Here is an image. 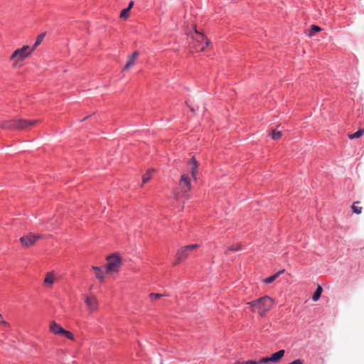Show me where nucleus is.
I'll list each match as a JSON object with an SVG mask.
<instances>
[{"mask_svg": "<svg viewBox=\"0 0 364 364\" xmlns=\"http://www.w3.org/2000/svg\"><path fill=\"white\" fill-rule=\"evenodd\" d=\"M284 350H280L271 355L272 362H277L280 360L284 355Z\"/></svg>", "mask_w": 364, "mask_h": 364, "instance_id": "obj_16", "label": "nucleus"}, {"mask_svg": "<svg viewBox=\"0 0 364 364\" xmlns=\"http://www.w3.org/2000/svg\"><path fill=\"white\" fill-rule=\"evenodd\" d=\"M139 55L138 51H134L130 56H129L128 60L124 68V70H128L131 66L134 65L135 59Z\"/></svg>", "mask_w": 364, "mask_h": 364, "instance_id": "obj_14", "label": "nucleus"}, {"mask_svg": "<svg viewBox=\"0 0 364 364\" xmlns=\"http://www.w3.org/2000/svg\"><path fill=\"white\" fill-rule=\"evenodd\" d=\"M188 166L190 167V171L192 177L196 180V173L198 170V163L194 157H192L191 161L188 163Z\"/></svg>", "mask_w": 364, "mask_h": 364, "instance_id": "obj_12", "label": "nucleus"}, {"mask_svg": "<svg viewBox=\"0 0 364 364\" xmlns=\"http://www.w3.org/2000/svg\"><path fill=\"white\" fill-rule=\"evenodd\" d=\"M282 132L273 130L272 132V138L274 140H278L282 137Z\"/></svg>", "mask_w": 364, "mask_h": 364, "instance_id": "obj_25", "label": "nucleus"}, {"mask_svg": "<svg viewBox=\"0 0 364 364\" xmlns=\"http://www.w3.org/2000/svg\"><path fill=\"white\" fill-rule=\"evenodd\" d=\"M238 364H258V362L256 360H250L238 363Z\"/></svg>", "mask_w": 364, "mask_h": 364, "instance_id": "obj_31", "label": "nucleus"}, {"mask_svg": "<svg viewBox=\"0 0 364 364\" xmlns=\"http://www.w3.org/2000/svg\"><path fill=\"white\" fill-rule=\"evenodd\" d=\"M258 364L267 363L269 362H272L271 357L269 358H262L259 360L257 361Z\"/></svg>", "mask_w": 364, "mask_h": 364, "instance_id": "obj_30", "label": "nucleus"}, {"mask_svg": "<svg viewBox=\"0 0 364 364\" xmlns=\"http://www.w3.org/2000/svg\"><path fill=\"white\" fill-rule=\"evenodd\" d=\"M95 274L96 278L98 279L100 282L104 280V272L101 267H100L99 269L95 272Z\"/></svg>", "mask_w": 364, "mask_h": 364, "instance_id": "obj_24", "label": "nucleus"}, {"mask_svg": "<svg viewBox=\"0 0 364 364\" xmlns=\"http://www.w3.org/2000/svg\"><path fill=\"white\" fill-rule=\"evenodd\" d=\"M154 171V169H149L146 173L143 176V184L147 183L151 178V174Z\"/></svg>", "mask_w": 364, "mask_h": 364, "instance_id": "obj_20", "label": "nucleus"}, {"mask_svg": "<svg viewBox=\"0 0 364 364\" xmlns=\"http://www.w3.org/2000/svg\"><path fill=\"white\" fill-rule=\"evenodd\" d=\"M107 264L106 265L107 272L112 273V272H118L119 267L122 264L121 257L116 255H112L107 257Z\"/></svg>", "mask_w": 364, "mask_h": 364, "instance_id": "obj_4", "label": "nucleus"}, {"mask_svg": "<svg viewBox=\"0 0 364 364\" xmlns=\"http://www.w3.org/2000/svg\"><path fill=\"white\" fill-rule=\"evenodd\" d=\"M0 127H1L4 129L17 130L16 119H15L10 121L4 122L2 124H0Z\"/></svg>", "mask_w": 364, "mask_h": 364, "instance_id": "obj_10", "label": "nucleus"}, {"mask_svg": "<svg viewBox=\"0 0 364 364\" xmlns=\"http://www.w3.org/2000/svg\"><path fill=\"white\" fill-rule=\"evenodd\" d=\"M99 268H100L99 267H96V266H92V269H93V270L95 271V272L97 269H99Z\"/></svg>", "mask_w": 364, "mask_h": 364, "instance_id": "obj_36", "label": "nucleus"}, {"mask_svg": "<svg viewBox=\"0 0 364 364\" xmlns=\"http://www.w3.org/2000/svg\"><path fill=\"white\" fill-rule=\"evenodd\" d=\"M359 201H355L353 203L351 208L353 213L356 214H360L362 213L363 208L359 206Z\"/></svg>", "mask_w": 364, "mask_h": 364, "instance_id": "obj_18", "label": "nucleus"}, {"mask_svg": "<svg viewBox=\"0 0 364 364\" xmlns=\"http://www.w3.org/2000/svg\"><path fill=\"white\" fill-rule=\"evenodd\" d=\"M188 166L190 167V171L192 177L196 180V173L198 170V163L194 157H192L191 161L188 163Z\"/></svg>", "mask_w": 364, "mask_h": 364, "instance_id": "obj_11", "label": "nucleus"}, {"mask_svg": "<svg viewBox=\"0 0 364 364\" xmlns=\"http://www.w3.org/2000/svg\"><path fill=\"white\" fill-rule=\"evenodd\" d=\"M179 187L184 194H186L188 191H191V185L190 178L187 175L183 174L181 176L179 181Z\"/></svg>", "mask_w": 364, "mask_h": 364, "instance_id": "obj_7", "label": "nucleus"}, {"mask_svg": "<svg viewBox=\"0 0 364 364\" xmlns=\"http://www.w3.org/2000/svg\"><path fill=\"white\" fill-rule=\"evenodd\" d=\"M49 329L53 333L56 335H61L64 331V328H62L55 321L50 322Z\"/></svg>", "mask_w": 364, "mask_h": 364, "instance_id": "obj_13", "label": "nucleus"}, {"mask_svg": "<svg viewBox=\"0 0 364 364\" xmlns=\"http://www.w3.org/2000/svg\"><path fill=\"white\" fill-rule=\"evenodd\" d=\"M61 335L64 336L65 337L68 338L70 340H74V336L70 331L64 329Z\"/></svg>", "mask_w": 364, "mask_h": 364, "instance_id": "obj_27", "label": "nucleus"}, {"mask_svg": "<svg viewBox=\"0 0 364 364\" xmlns=\"http://www.w3.org/2000/svg\"><path fill=\"white\" fill-rule=\"evenodd\" d=\"M198 247V245L194 244L184 246L179 249L177 252V262L174 264L187 259L189 257L190 251L196 249Z\"/></svg>", "mask_w": 364, "mask_h": 364, "instance_id": "obj_5", "label": "nucleus"}, {"mask_svg": "<svg viewBox=\"0 0 364 364\" xmlns=\"http://www.w3.org/2000/svg\"><path fill=\"white\" fill-rule=\"evenodd\" d=\"M321 293H322V288H321V287L318 286L317 287L316 291L314 293V294L312 296V299L314 301H316L317 300H318L321 295Z\"/></svg>", "mask_w": 364, "mask_h": 364, "instance_id": "obj_22", "label": "nucleus"}, {"mask_svg": "<svg viewBox=\"0 0 364 364\" xmlns=\"http://www.w3.org/2000/svg\"><path fill=\"white\" fill-rule=\"evenodd\" d=\"M44 37H45V33H41V34L38 35L36 40L35 43L33 44V47L31 48V49H33V50H34L43 41Z\"/></svg>", "mask_w": 364, "mask_h": 364, "instance_id": "obj_19", "label": "nucleus"}, {"mask_svg": "<svg viewBox=\"0 0 364 364\" xmlns=\"http://www.w3.org/2000/svg\"><path fill=\"white\" fill-rule=\"evenodd\" d=\"M284 272V269L279 271L276 274L272 275L264 279V282L266 284H270L273 282L280 274H282Z\"/></svg>", "mask_w": 364, "mask_h": 364, "instance_id": "obj_17", "label": "nucleus"}, {"mask_svg": "<svg viewBox=\"0 0 364 364\" xmlns=\"http://www.w3.org/2000/svg\"><path fill=\"white\" fill-rule=\"evenodd\" d=\"M85 303L90 312L95 311L98 309V301L95 296H86Z\"/></svg>", "mask_w": 364, "mask_h": 364, "instance_id": "obj_8", "label": "nucleus"}, {"mask_svg": "<svg viewBox=\"0 0 364 364\" xmlns=\"http://www.w3.org/2000/svg\"><path fill=\"white\" fill-rule=\"evenodd\" d=\"M288 364H303V361L301 359H296Z\"/></svg>", "mask_w": 364, "mask_h": 364, "instance_id": "obj_33", "label": "nucleus"}, {"mask_svg": "<svg viewBox=\"0 0 364 364\" xmlns=\"http://www.w3.org/2000/svg\"><path fill=\"white\" fill-rule=\"evenodd\" d=\"M363 134H364V129H361L358 130L354 134H349L348 137L350 139H357V138H360V136H362L363 135Z\"/></svg>", "mask_w": 364, "mask_h": 364, "instance_id": "obj_21", "label": "nucleus"}, {"mask_svg": "<svg viewBox=\"0 0 364 364\" xmlns=\"http://www.w3.org/2000/svg\"><path fill=\"white\" fill-rule=\"evenodd\" d=\"M133 5H134V1H130L129 6L127 9H129V10H130L132 8Z\"/></svg>", "mask_w": 364, "mask_h": 364, "instance_id": "obj_35", "label": "nucleus"}, {"mask_svg": "<svg viewBox=\"0 0 364 364\" xmlns=\"http://www.w3.org/2000/svg\"><path fill=\"white\" fill-rule=\"evenodd\" d=\"M55 281V274L53 272H50L46 274V276L44 279V284L52 285Z\"/></svg>", "mask_w": 364, "mask_h": 364, "instance_id": "obj_15", "label": "nucleus"}, {"mask_svg": "<svg viewBox=\"0 0 364 364\" xmlns=\"http://www.w3.org/2000/svg\"><path fill=\"white\" fill-rule=\"evenodd\" d=\"M240 250V244H235V245H232L230 246L228 248L227 252L237 251V250Z\"/></svg>", "mask_w": 364, "mask_h": 364, "instance_id": "obj_26", "label": "nucleus"}, {"mask_svg": "<svg viewBox=\"0 0 364 364\" xmlns=\"http://www.w3.org/2000/svg\"><path fill=\"white\" fill-rule=\"evenodd\" d=\"M0 324H3L5 326H8L9 324L3 319L1 314H0Z\"/></svg>", "mask_w": 364, "mask_h": 364, "instance_id": "obj_32", "label": "nucleus"}, {"mask_svg": "<svg viewBox=\"0 0 364 364\" xmlns=\"http://www.w3.org/2000/svg\"><path fill=\"white\" fill-rule=\"evenodd\" d=\"M252 307L253 311H257L261 316H264L265 314L274 306L273 300L266 296L257 300L247 303Z\"/></svg>", "mask_w": 364, "mask_h": 364, "instance_id": "obj_1", "label": "nucleus"}, {"mask_svg": "<svg viewBox=\"0 0 364 364\" xmlns=\"http://www.w3.org/2000/svg\"><path fill=\"white\" fill-rule=\"evenodd\" d=\"M38 122H39V121L36 120V119H32V120H30V119L28 120V119H16L17 130L27 129L29 127L36 125Z\"/></svg>", "mask_w": 364, "mask_h": 364, "instance_id": "obj_6", "label": "nucleus"}, {"mask_svg": "<svg viewBox=\"0 0 364 364\" xmlns=\"http://www.w3.org/2000/svg\"><path fill=\"white\" fill-rule=\"evenodd\" d=\"M129 9H124L120 13V18L126 19L129 17Z\"/></svg>", "mask_w": 364, "mask_h": 364, "instance_id": "obj_28", "label": "nucleus"}, {"mask_svg": "<svg viewBox=\"0 0 364 364\" xmlns=\"http://www.w3.org/2000/svg\"><path fill=\"white\" fill-rule=\"evenodd\" d=\"M33 237L35 238V243H36L37 240L43 238V236L42 235H33Z\"/></svg>", "mask_w": 364, "mask_h": 364, "instance_id": "obj_34", "label": "nucleus"}, {"mask_svg": "<svg viewBox=\"0 0 364 364\" xmlns=\"http://www.w3.org/2000/svg\"><path fill=\"white\" fill-rule=\"evenodd\" d=\"M33 51V49H31L28 46H23L22 48L14 50L10 57V60L14 61L13 66H16L18 62L26 59L31 54Z\"/></svg>", "mask_w": 364, "mask_h": 364, "instance_id": "obj_2", "label": "nucleus"}, {"mask_svg": "<svg viewBox=\"0 0 364 364\" xmlns=\"http://www.w3.org/2000/svg\"><path fill=\"white\" fill-rule=\"evenodd\" d=\"M20 241L23 247L26 248L33 246L35 244V238L33 237V234L30 233L27 235L21 237L20 238Z\"/></svg>", "mask_w": 364, "mask_h": 364, "instance_id": "obj_9", "label": "nucleus"}, {"mask_svg": "<svg viewBox=\"0 0 364 364\" xmlns=\"http://www.w3.org/2000/svg\"><path fill=\"white\" fill-rule=\"evenodd\" d=\"M164 294H155V293H151L149 294V297L151 299V300L153 301L154 300H156L158 299H160L161 298L162 296H164Z\"/></svg>", "mask_w": 364, "mask_h": 364, "instance_id": "obj_29", "label": "nucleus"}, {"mask_svg": "<svg viewBox=\"0 0 364 364\" xmlns=\"http://www.w3.org/2000/svg\"><path fill=\"white\" fill-rule=\"evenodd\" d=\"M193 47L196 48L197 51H203L205 48L208 46L210 41L205 38L203 33L198 32L196 29H195V36H193Z\"/></svg>", "mask_w": 364, "mask_h": 364, "instance_id": "obj_3", "label": "nucleus"}, {"mask_svg": "<svg viewBox=\"0 0 364 364\" xmlns=\"http://www.w3.org/2000/svg\"><path fill=\"white\" fill-rule=\"evenodd\" d=\"M321 31V28L316 26V25H312L311 26V29L309 31V36L311 37L313 36L316 33L319 32Z\"/></svg>", "mask_w": 364, "mask_h": 364, "instance_id": "obj_23", "label": "nucleus"}]
</instances>
